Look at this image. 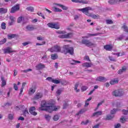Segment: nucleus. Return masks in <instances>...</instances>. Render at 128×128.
I'll return each instance as SVG.
<instances>
[{"instance_id": "f257e3e1", "label": "nucleus", "mask_w": 128, "mask_h": 128, "mask_svg": "<svg viewBox=\"0 0 128 128\" xmlns=\"http://www.w3.org/2000/svg\"><path fill=\"white\" fill-rule=\"evenodd\" d=\"M40 110H45V112H56L59 106H56L54 104H51L50 102H48L46 100H42L41 102L40 107L39 108Z\"/></svg>"}, {"instance_id": "f03ea898", "label": "nucleus", "mask_w": 128, "mask_h": 128, "mask_svg": "<svg viewBox=\"0 0 128 128\" xmlns=\"http://www.w3.org/2000/svg\"><path fill=\"white\" fill-rule=\"evenodd\" d=\"M61 53L64 54H70L72 56L74 54V47H70L68 44L64 45L62 48Z\"/></svg>"}, {"instance_id": "7ed1b4c3", "label": "nucleus", "mask_w": 128, "mask_h": 128, "mask_svg": "<svg viewBox=\"0 0 128 128\" xmlns=\"http://www.w3.org/2000/svg\"><path fill=\"white\" fill-rule=\"evenodd\" d=\"M58 34H61L58 36L60 38H72L74 36V34L70 32L66 34V31H60Z\"/></svg>"}, {"instance_id": "20e7f679", "label": "nucleus", "mask_w": 128, "mask_h": 128, "mask_svg": "<svg viewBox=\"0 0 128 128\" xmlns=\"http://www.w3.org/2000/svg\"><path fill=\"white\" fill-rule=\"evenodd\" d=\"M48 50L50 52H61L62 53V48L60 46L58 45H55L53 47L48 48Z\"/></svg>"}, {"instance_id": "39448f33", "label": "nucleus", "mask_w": 128, "mask_h": 128, "mask_svg": "<svg viewBox=\"0 0 128 128\" xmlns=\"http://www.w3.org/2000/svg\"><path fill=\"white\" fill-rule=\"evenodd\" d=\"M78 10H79V12H82L83 14H84L88 16L90 14V10H92V8L91 7L88 6L84 8L78 9Z\"/></svg>"}, {"instance_id": "423d86ee", "label": "nucleus", "mask_w": 128, "mask_h": 128, "mask_svg": "<svg viewBox=\"0 0 128 128\" xmlns=\"http://www.w3.org/2000/svg\"><path fill=\"white\" fill-rule=\"evenodd\" d=\"M81 44H85L86 46H94V44L86 39L82 40Z\"/></svg>"}, {"instance_id": "0eeeda50", "label": "nucleus", "mask_w": 128, "mask_h": 128, "mask_svg": "<svg viewBox=\"0 0 128 128\" xmlns=\"http://www.w3.org/2000/svg\"><path fill=\"white\" fill-rule=\"evenodd\" d=\"M47 26H48V28H51L60 30V25L58 24V22H50L47 24Z\"/></svg>"}, {"instance_id": "6e6552de", "label": "nucleus", "mask_w": 128, "mask_h": 128, "mask_svg": "<svg viewBox=\"0 0 128 128\" xmlns=\"http://www.w3.org/2000/svg\"><path fill=\"white\" fill-rule=\"evenodd\" d=\"M112 95L115 96H122L124 94L122 93V91L120 90H115L112 92Z\"/></svg>"}, {"instance_id": "1a4fd4ad", "label": "nucleus", "mask_w": 128, "mask_h": 128, "mask_svg": "<svg viewBox=\"0 0 128 128\" xmlns=\"http://www.w3.org/2000/svg\"><path fill=\"white\" fill-rule=\"evenodd\" d=\"M44 96V94L42 92H38L36 93L33 98V100H40V98H42Z\"/></svg>"}, {"instance_id": "9d476101", "label": "nucleus", "mask_w": 128, "mask_h": 128, "mask_svg": "<svg viewBox=\"0 0 128 128\" xmlns=\"http://www.w3.org/2000/svg\"><path fill=\"white\" fill-rule=\"evenodd\" d=\"M18 10H20V4H16V5L13 6L10 10L11 14H14L16 12H18Z\"/></svg>"}, {"instance_id": "9b49d317", "label": "nucleus", "mask_w": 128, "mask_h": 128, "mask_svg": "<svg viewBox=\"0 0 128 128\" xmlns=\"http://www.w3.org/2000/svg\"><path fill=\"white\" fill-rule=\"evenodd\" d=\"M36 86H32L28 92L29 96L34 94V92H36Z\"/></svg>"}, {"instance_id": "f8f14e48", "label": "nucleus", "mask_w": 128, "mask_h": 128, "mask_svg": "<svg viewBox=\"0 0 128 128\" xmlns=\"http://www.w3.org/2000/svg\"><path fill=\"white\" fill-rule=\"evenodd\" d=\"M34 110H36V107L32 106L30 108L29 112H30L31 114H32V116H36V114H38V113L34 112Z\"/></svg>"}, {"instance_id": "ddd939ff", "label": "nucleus", "mask_w": 128, "mask_h": 128, "mask_svg": "<svg viewBox=\"0 0 128 128\" xmlns=\"http://www.w3.org/2000/svg\"><path fill=\"white\" fill-rule=\"evenodd\" d=\"M104 49L106 50H108V52H110L112 50V44H106L104 46Z\"/></svg>"}, {"instance_id": "4468645a", "label": "nucleus", "mask_w": 128, "mask_h": 128, "mask_svg": "<svg viewBox=\"0 0 128 128\" xmlns=\"http://www.w3.org/2000/svg\"><path fill=\"white\" fill-rule=\"evenodd\" d=\"M37 70H42V68H46V66L42 63L38 64L36 66Z\"/></svg>"}, {"instance_id": "2eb2a0df", "label": "nucleus", "mask_w": 128, "mask_h": 128, "mask_svg": "<svg viewBox=\"0 0 128 128\" xmlns=\"http://www.w3.org/2000/svg\"><path fill=\"white\" fill-rule=\"evenodd\" d=\"M96 82H106V78L104 76H98L96 78Z\"/></svg>"}, {"instance_id": "dca6fc26", "label": "nucleus", "mask_w": 128, "mask_h": 128, "mask_svg": "<svg viewBox=\"0 0 128 128\" xmlns=\"http://www.w3.org/2000/svg\"><path fill=\"white\" fill-rule=\"evenodd\" d=\"M102 115V111H98L93 113L92 116H96V118H98L100 116Z\"/></svg>"}, {"instance_id": "f3484780", "label": "nucleus", "mask_w": 128, "mask_h": 128, "mask_svg": "<svg viewBox=\"0 0 128 128\" xmlns=\"http://www.w3.org/2000/svg\"><path fill=\"white\" fill-rule=\"evenodd\" d=\"M92 66V63H90V62H84L82 64V66L84 68H90Z\"/></svg>"}, {"instance_id": "a211bd4d", "label": "nucleus", "mask_w": 128, "mask_h": 128, "mask_svg": "<svg viewBox=\"0 0 128 128\" xmlns=\"http://www.w3.org/2000/svg\"><path fill=\"white\" fill-rule=\"evenodd\" d=\"M14 52V51L12 50V48L8 47L7 48L4 50V54H10Z\"/></svg>"}, {"instance_id": "6ab92c4d", "label": "nucleus", "mask_w": 128, "mask_h": 128, "mask_svg": "<svg viewBox=\"0 0 128 128\" xmlns=\"http://www.w3.org/2000/svg\"><path fill=\"white\" fill-rule=\"evenodd\" d=\"M126 66H123L122 69H120L118 70V74H122L124 72H126Z\"/></svg>"}, {"instance_id": "aec40b11", "label": "nucleus", "mask_w": 128, "mask_h": 128, "mask_svg": "<svg viewBox=\"0 0 128 128\" xmlns=\"http://www.w3.org/2000/svg\"><path fill=\"white\" fill-rule=\"evenodd\" d=\"M58 58V56L56 54H51V60H56Z\"/></svg>"}, {"instance_id": "412c9836", "label": "nucleus", "mask_w": 128, "mask_h": 128, "mask_svg": "<svg viewBox=\"0 0 128 128\" xmlns=\"http://www.w3.org/2000/svg\"><path fill=\"white\" fill-rule=\"evenodd\" d=\"M112 54H113V56H124L125 53L124 52H122L121 54L120 52H118V53L112 52Z\"/></svg>"}, {"instance_id": "4be33fe9", "label": "nucleus", "mask_w": 128, "mask_h": 128, "mask_svg": "<svg viewBox=\"0 0 128 128\" xmlns=\"http://www.w3.org/2000/svg\"><path fill=\"white\" fill-rule=\"evenodd\" d=\"M26 28V30L30 32L32 30H34V26L32 25H28Z\"/></svg>"}, {"instance_id": "5701e85b", "label": "nucleus", "mask_w": 128, "mask_h": 128, "mask_svg": "<svg viewBox=\"0 0 128 128\" xmlns=\"http://www.w3.org/2000/svg\"><path fill=\"white\" fill-rule=\"evenodd\" d=\"M118 84V78H114L110 81V84Z\"/></svg>"}, {"instance_id": "b1692460", "label": "nucleus", "mask_w": 128, "mask_h": 128, "mask_svg": "<svg viewBox=\"0 0 128 128\" xmlns=\"http://www.w3.org/2000/svg\"><path fill=\"white\" fill-rule=\"evenodd\" d=\"M1 80L2 81V86L3 88V86H4L6 84V81L4 80V76L1 77Z\"/></svg>"}, {"instance_id": "393cba45", "label": "nucleus", "mask_w": 128, "mask_h": 128, "mask_svg": "<svg viewBox=\"0 0 128 128\" xmlns=\"http://www.w3.org/2000/svg\"><path fill=\"white\" fill-rule=\"evenodd\" d=\"M8 12V8H0V14H6Z\"/></svg>"}, {"instance_id": "a878e982", "label": "nucleus", "mask_w": 128, "mask_h": 128, "mask_svg": "<svg viewBox=\"0 0 128 128\" xmlns=\"http://www.w3.org/2000/svg\"><path fill=\"white\" fill-rule=\"evenodd\" d=\"M122 28H123L124 31L126 32H128V27L126 26V24H124L123 26H122Z\"/></svg>"}, {"instance_id": "bb28decb", "label": "nucleus", "mask_w": 128, "mask_h": 128, "mask_svg": "<svg viewBox=\"0 0 128 128\" xmlns=\"http://www.w3.org/2000/svg\"><path fill=\"white\" fill-rule=\"evenodd\" d=\"M114 116L111 115H107L106 118H104L105 120H112L114 118Z\"/></svg>"}, {"instance_id": "cd10ccee", "label": "nucleus", "mask_w": 128, "mask_h": 128, "mask_svg": "<svg viewBox=\"0 0 128 128\" xmlns=\"http://www.w3.org/2000/svg\"><path fill=\"white\" fill-rule=\"evenodd\" d=\"M88 16H90L92 18H94V20H96V18H98L99 16H98V15H96L94 14H92L90 13Z\"/></svg>"}, {"instance_id": "c85d7f7f", "label": "nucleus", "mask_w": 128, "mask_h": 128, "mask_svg": "<svg viewBox=\"0 0 128 128\" xmlns=\"http://www.w3.org/2000/svg\"><path fill=\"white\" fill-rule=\"evenodd\" d=\"M16 34H10L8 35V38L11 40V38H16Z\"/></svg>"}, {"instance_id": "c756f323", "label": "nucleus", "mask_w": 128, "mask_h": 128, "mask_svg": "<svg viewBox=\"0 0 128 128\" xmlns=\"http://www.w3.org/2000/svg\"><path fill=\"white\" fill-rule=\"evenodd\" d=\"M79 4H88V1L86 0H79Z\"/></svg>"}, {"instance_id": "7c9ffc66", "label": "nucleus", "mask_w": 128, "mask_h": 128, "mask_svg": "<svg viewBox=\"0 0 128 128\" xmlns=\"http://www.w3.org/2000/svg\"><path fill=\"white\" fill-rule=\"evenodd\" d=\"M24 108V106L20 105L18 106H16L15 107L16 110H22V108Z\"/></svg>"}, {"instance_id": "2f4dec72", "label": "nucleus", "mask_w": 128, "mask_h": 128, "mask_svg": "<svg viewBox=\"0 0 128 128\" xmlns=\"http://www.w3.org/2000/svg\"><path fill=\"white\" fill-rule=\"evenodd\" d=\"M126 120H128V118H124V117H122L120 118V122L122 123V124H124V122H126Z\"/></svg>"}, {"instance_id": "473e14b6", "label": "nucleus", "mask_w": 128, "mask_h": 128, "mask_svg": "<svg viewBox=\"0 0 128 128\" xmlns=\"http://www.w3.org/2000/svg\"><path fill=\"white\" fill-rule=\"evenodd\" d=\"M24 20V18L22 16H20L18 17V20H17V22H18V24H20V22H22V20Z\"/></svg>"}, {"instance_id": "72a5a7b5", "label": "nucleus", "mask_w": 128, "mask_h": 128, "mask_svg": "<svg viewBox=\"0 0 128 128\" xmlns=\"http://www.w3.org/2000/svg\"><path fill=\"white\" fill-rule=\"evenodd\" d=\"M53 8H54V12H62V9L56 7H54Z\"/></svg>"}, {"instance_id": "f704fd0d", "label": "nucleus", "mask_w": 128, "mask_h": 128, "mask_svg": "<svg viewBox=\"0 0 128 128\" xmlns=\"http://www.w3.org/2000/svg\"><path fill=\"white\" fill-rule=\"evenodd\" d=\"M100 33H96V34H88V36H100Z\"/></svg>"}, {"instance_id": "c9c22d12", "label": "nucleus", "mask_w": 128, "mask_h": 128, "mask_svg": "<svg viewBox=\"0 0 128 128\" xmlns=\"http://www.w3.org/2000/svg\"><path fill=\"white\" fill-rule=\"evenodd\" d=\"M72 62H70V64H72V66H74L76 64H80V61H78L76 60H72Z\"/></svg>"}, {"instance_id": "e433bc0d", "label": "nucleus", "mask_w": 128, "mask_h": 128, "mask_svg": "<svg viewBox=\"0 0 128 128\" xmlns=\"http://www.w3.org/2000/svg\"><path fill=\"white\" fill-rule=\"evenodd\" d=\"M86 112V110H84V109H82L80 110L76 114V116H78L79 114H84V112Z\"/></svg>"}, {"instance_id": "4c0bfd02", "label": "nucleus", "mask_w": 128, "mask_h": 128, "mask_svg": "<svg viewBox=\"0 0 128 128\" xmlns=\"http://www.w3.org/2000/svg\"><path fill=\"white\" fill-rule=\"evenodd\" d=\"M78 84H76L74 86V90H76V92H80V89H78Z\"/></svg>"}, {"instance_id": "58836bf2", "label": "nucleus", "mask_w": 128, "mask_h": 128, "mask_svg": "<svg viewBox=\"0 0 128 128\" xmlns=\"http://www.w3.org/2000/svg\"><path fill=\"white\" fill-rule=\"evenodd\" d=\"M68 102H64V104H63V108L64 110L66 108H68Z\"/></svg>"}, {"instance_id": "ea45409f", "label": "nucleus", "mask_w": 128, "mask_h": 128, "mask_svg": "<svg viewBox=\"0 0 128 128\" xmlns=\"http://www.w3.org/2000/svg\"><path fill=\"white\" fill-rule=\"evenodd\" d=\"M52 82H53V84H60V82L59 80H54V79H53V80H52Z\"/></svg>"}, {"instance_id": "a19ab883", "label": "nucleus", "mask_w": 128, "mask_h": 128, "mask_svg": "<svg viewBox=\"0 0 128 128\" xmlns=\"http://www.w3.org/2000/svg\"><path fill=\"white\" fill-rule=\"evenodd\" d=\"M1 28L2 30H6V22H2L1 24Z\"/></svg>"}, {"instance_id": "79ce46f5", "label": "nucleus", "mask_w": 128, "mask_h": 128, "mask_svg": "<svg viewBox=\"0 0 128 128\" xmlns=\"http://www.w3.org/2000/svg\"><path fill=\"white\" fill-rule=\"evenodd\" d=\"M27 10H29L30 12H32L34 10V7L32 6H30L26 8Z\"/></svg>"}, {"instance_id": "37998d69", "label": "nucleus", "mask_w": 128, "mask_h": 128, "mask_svg": "<svg viewBox=\"0 0 128 128\" xmlns=\"http://www.w3.org/2000/svg\"><path fill=\"white\" fill-rule=\"evenodd\" d=\"M26 114H28V110L26 108L23 112V116H26Z\"/></svg>"}, {"instance_id": "c03bdc74", "label": "nucleus", "mask_w": 128, "mask_h": 128, "mask_svg": "<svg viewBox=\"0 0 128 128\" xmlns=\"http://www.w3.org/2000/svg\"><path fill=\"white\" fill-rule=\"evenodd\" d=\"M108 58L111 62H116V60L112 56H108Z\"/></svg>"}, {"instance_id": "a18cd8bd", "label": "nucleus", "mask_w": 128, "mask_h": 128, "mask_svg": "<svg viewBox=\"0 0 128 128\" xmlns=\"http://www.w3.org/2000/svg\"><path fill=\"white\" fill-rule=\"evenodd\" d=\"M88 122H90V120H86V122L82 121L81 122V124H84L85 126H86V124H88Z\"/></svg>"}, {"instance_id": "49530a36", "label": "nucleus", "mask_w": 128, "mask_h": 128, "mask_svg": "<svg viewBox=\"0 0 128 128\" xmlns=\"http://www.w3.org/2000/svg\"><path fill=\"white\" fill-rule=\"evenodd\" d=\"M32 70L31 68H28V69H27L26 70H22V72L26 74V72H32Z\"/></svg>"}, {"instance_id": "de8ad7c7", "label": "nucleus", "mask_w": 128, "mask_h": 128, "mask_svg": "<svg viewBox=\"0 0 128 128\" xmlns=\"http://www.w3.org/2000/svg\"><path fill=\"white\" fill-rule=\"evenodd\" d=\"M38 16H42V18L44 20H46V17H44V14H42V12H38Z\"/></svg>"}, {"instance_id": "09e8293b", "label": "nucleus", "mask_w": 128, "mask_h": 128, "mask_svg": "<svg viewBox=\"0 0 128 128\" xmlns=\"http://www.w3.org/2000/svg\"><path fill=\"white\" fill-rule=\"evenodd\" d=\"M6 42V38H4L2 40L0 41V45L4 44Z\"/></svg>"}, {"instance_id": "8fccbe9b", "label": "nucleus", "mask_w": 128, "mask_h": 128, "mask_svg": "<svg viewBox=\"0 0 128 128\" xmlns=\"http://www.w3.org/2000/svg\"><path fill=\"white\" fill-rule=\"evenodd\" d=\"M106 22L108 24H114V22L110 20H106Z\"/></svg>"}, {"instance_id": "3c124183", "label": "nucleus", "mask_w": 128, "mask_h": 128, "mask_svg": "<svg viewBox=\"0 0 128 128\" xmlns=\"http://www.w3.org/2000/svg\"><path fill=\"white\" fill-rule=\"evenodd\" d=\"M14 114H10L8 116V118L9 120H14Z\"/></svg>"}, {"instance_id": "603ef678", "label": "nucleus", "mask_w": 128, "mask_h": 128, "mask_svg": "<svg viewBox=\"0 0 128 128\" xmlns=\"http://www.w3.org/2000/svg\"><path fill=\"white\" fill-rule=\"evenodd\" d=\"M122 112L124 116H126V114H128V110H126L124 109L122 110Z\"/></svg>"}, {"instance_id": "864d4df0", "label": "nucleus", "mask_w": 128, "mask_h": 128, "mask_svg": "<svg viewBox=\"0 0 128 128\" xmlns=\"http://www.w3.org/2000/svg\"><path fill=\"white\" fill-rule=\"evenodd\" d=\"M82 92H85V90H88V86H82L81 88Z\"/></svg>"}, {"instance_id": "5fc2aeb1", "label": "nucleus", "mask_w": 128, "mask_h": 128, "mask_svg": "<svg viewBox=\"0 0 128 128\" xmlns=\"http://www.w3.org/2000/svg\"><path fill=\"white\" fill-rule=\"evenodd\" d=\"M115 4H120V2H126V0H114Z\"/></svg>"}, {"instance_id": "6e6d98bb", "label": "nucleus", "mask_w": 128, "mask_h": 128, "mask_svg": "<svg viewBox=\"0 0 128 128\" xmlns=\"http://www.w3.org/2000/svg\"><path fill=\"white\" fill-rule=\"evenodd\" d=\"M108 4H116L115 0H110L108 1Z\"/></svg>"}, {"instance_id": "4d7b16f0", "label": "nucleus", "mask_w": 128, "mask_h": 128, "mask_svg": "<svg viewBox=\"0 0 128 128\" xmlns=\"http://www.w3.org/2000/svg\"><path fill=\"white\" fill-rule=\"evenodd\" d=\"M116 112H118V110L114 108L110 111V114H116Z\"/></svg>"}, {"instance_id": "13d9d810", "label": "nucleus", "mask_w": 128, "mask_h": 128, "mask_svg": "<svg viewBox=\"0 0 128 128\" xmlns=\"http://www.w3.org/2000/svg\"><path fill=\"white\" fill-rule=\"evenodd\" d=\"M60 118V117L58 115H55L54 116V120L56 122V120H58V119Z\"/></svg>"}, {"instance_id": "bf43d9fd", "label": "nucleus", "mask_w": 128, "mask_h": 128, "mask_svg": "<svg viewBox=\"0 0 128 128\" xmlns=\"http://www.w3.org/2000/svg\"><path fill=\"white\" fill-rule=\"evenodd\" d=\"M60 94H62V90H58L57 92H56V94L57 96H60Z\"/></svg>"}, {"instance_id": "052dcab7", "label": "nucleus", "mask_w": 128, "mask_h": 128, "mask_svg": "<svg viewBox=\"0 0 128 128\" xmlns=\"http://www.w3.org/2000/svg\"><path fill=\"white\" fill-rule=\"evenodd\" d=\"M45 118L46 120L50 121V115H45Z\"/></svg>"}, {"instance_id": "680f3d73", "label": "nucleus", "mask_w": 128, "mask_h": 128, "mask_svg": "<svg viewBox=\"0 0 128 128\" xmlns=\"http://www.w3.org/2000/svg\"><path fill=\"white\" fill-rule=\"evenodd\" d=\"M38 40H44V38L42 36H38L36 38Z\"/></svg>"}, {"instance_id": "e2e57ef3", "label": "nucleus", "mask_w": 128, "mask_h": 128, "mask_svg": "<svg viewBox=\"0 0 128 128\" xmlns=\"http://www.w3.org/2000/svg\"><path fill=\"white\" fill-rule=\"evenodd\" d=\"M14 88L15 90H18V87L16 84H14Z\"/></svg>"}, {"instance_id": "0e129e2a", "label": "nucleus", "mask_w": 128, "mask_h": 128, "mask_svg": "<svg viewBox=\"0 0 128 128\" xmlns=\"http://www.w3.org/2000/svg\"><path fill=\"white\" fill-rule=\"evenodd\" d=\"M84 60H88V62H90V56H85V57L84 58Z\"/></svg>"}, {"instance_id": "69168bd1", "label": "nucleus", "mask_w": 128, "mask_h": 128, "mask_svg": "<svg viewBox=\"0 0 128 128\" xmlns=\"http://www.w3.org/2000/svg\"><path fill=\"white\" fill-rule=\"evenodd\" d=\"M124 36H120L117 38L116 40H122L124 38Z\"/></svg>"}, {"instance_id": "338daca9", "label": "nucleus", "mask_w": 128, "mask_h": 128, "mask_svg": "<svg viewBox=\"0 0 128 128\" xmlns=\"http://www.w3.org/2000/svg\"><path fill=\"white\" fill-rule=\"evenodd\" d=\"M44 44H46V42L45 41H43L42 42V44H40V43H36V46H42Z\"/></svg>"}, {"instance_id": "774afa93", "label": "nucleus", "mask_w": 128, "mask_h": 128, "mask_svg": "<svg viewBox=\"0 0 128 128\" xmlns=\"http://www.w3.org/2000/svg\"><path fill=\"white\" fill-rule=\"evenodd\" d=\"M62 10H68V8L67 6H64V5H62Z\"/></svg>"}]
</instances>
